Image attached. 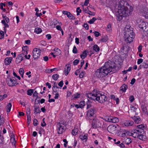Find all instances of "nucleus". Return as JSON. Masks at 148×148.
<instances>
[{
    "mask_svg": "<svg viewBox=\"0 0 148 148\" xmlns=\"http://www.w3.org/2000/svg\"><path fill=\"white\" fill-rule=\"evenodd\" d=\"M115 7L118 10L116 17L117 20L119 21L122 20L123 17L130 15L132 11V9L131 7L128 9L127 7L124 6L122 2L116 3Z\"/></svg>",
    "mask_w": 148,
    "mask_h": 148,
    "instance_id": "1",
    "label": "nucleus"
},
{
    "mask_svg": "<svg viewBox=\"0 0 148 148\" xmlns=\"http://www.w3.org/2000/svg\"><path fill=\"white\" fill-rule=\"evenodd\" d=\"M110 62H110L108 61L105 62L104 66H102V75H104V76H106L108 73L115 70V68L116 67L115 64Z\"/></svg>",
    "mask_w": 148,
    "mask_h": 148,
    "instance_id": "2",
    "label": "nucleus"
},
{
    "mask_svg": "<svg viewBox=\"0 0 148 148\" xmlns=\"http://www.w3.org/2000/svg\"><path fill=\"white\" fill-rule=\"evenodd\" d=\"M124 38L125 42L127 43H130L133 41L134 38V33L132 30L129 28L125 27L124 32Z\"/></svg>",
    "mask_w": 148,
    "mask_h": 148,
    "instance_id": "3",
    "label": "nucleus"
},
{
    "mask_svg": "<svg viewBox=\"0 0 148 148\" xmlns=\"http://www.w3.org/2000/svg\"><path fill=\"white\" fill-rule=\"evenodd\" d=\"M136 22L138 24V27L140 30L143 31L145 35L148 34V23L140 18L137 19Z\"/></svg>",
    "mask_w": 148,
    "mask_h": 148,
    "instance_id": "4",
    "label": "nucleus"
},
{
    "mask_svg": "<svg viewBox=\"0 0 148 148\" xmlns=\"http://www.w3.org/2000/svg\"><path fill=\"white\" fill-rule=\"evenodd\" d=\"M6 83L9 86H15L21 83L20 82L16 81V79L14 77L7 78Z\"/></svg>",
    "mask_w": 148,
    "mask_h": 148,
    "instance_id": "5",
    "label": "nucleus"
},
{
    "mask_svg": "<svg viewBox=\"0 0 148 148\" xmlns=\"http://www.w3.org/2000/svg\"><path fill=\"white\" fill-rule=\"evenodd\" d=\"M41 50L37 48H34L33 50V56L34 60L38 59L40 55Z\"/></svg>",
    "mask_w": 148,
    "mask_h": 148,
    "instance_id": "6",
    "label": "nucleus"
},
{
    "mask_svg": "<svg viewBox=\"0 0 148 148\" xmlns=\"http://www.w3.org/2000/svg\"><path fill=\"white\" fill-rule=\"evenodd\" d=\"M119 127V126L117 125H111L108 126L107 129L109 132L113 134L116 132V129L118 128Z\"/></svg>",
    "mask_w": 148,
    "mask_h": 148,
    "instance_id": "7",
    "label": "nucleus"
},
{
    "mask_svg": "<svg viewBox=\"0 0 148 148\" xmlns=\"http://www.w3.org/2000/svg\"><path fill=\"white\" fill-rule=\"evenodd\" d=\"M96 113L95 108L93 107L92 108L89 109L87 111V115L90 119L94 116V115Z\"/></svg>",
    "mask_w": 148,
    "mask_h": 148,
    "instance_id": "8",
    "label": "nucleus"
},
{
    "mask_svg": "<svg viewBox=\"0 0 148 148\" xmlns=\"http://www.w3.org/2000/svg\"><path fill=\"white\" fill-rule=\"evenodd\" d=\"M90 95L91 97H90V99L92 100L95 101H98L99 102L101 103L100 100V96L98 95L97 94H94L93 93H90Z\"/></svg>",
    "mask_w": 148,
    "mask_h": 148,
    "instance_id": "9",
    "label": "nucleus"
},
{
    "mask_svg": "<svg viewBox=\"0 0 148 148\" xmlns=\"http://www.w3.org/2000/svg\"><path fill=\"white\" fill-rule=\"evenodd\" d=\"M95 73L96 76L101 80L102 79L101 77L102 75V67L97 69Z\"/></svg>",
    "mask_w": 148,
    "mask_h": 148,
    "instance_id": "10",
    "label": "nucleus"
},
{
    "mask_svg": "<svg viewBox=\"0 0 148 148\" xmlns=\"http://www.w3.org/2000/svg\"><path fill=\"white\" fill-rule=\"evenodd\" d=\"M71 69V65L70 64H66L64 68V73L66 76H67L69 74Z\"/></svg>",
    "mask_w": 148,
    "mask_h": 148,
    "instance_id": "11",
    "label": "nucleus"
},
{
    "mask_svg": "<svg viewBox=\"0 0 148 148\" xmlns=\"http://www.w3.org/2000/svg\"><path fill=\"white\" fill-rule=\"evenodd\" d=\"M131 110L133 111L135 113V114L136 115H138V113L140 112V109L138 108V106L134 107L132 106H130Z\"/></svg>",
    "mask_w": 148,
    "mask_h": 148,
    "instance_id": "12",
    "label": "nucleus"
},
{
    "mask_svg": "<svg viewBox=\"0 0 148 148\" xmlns=\"http://www.w3.org/2000/svg\"><path fill=\"white\" fill-rule=\"evenodd\" d=\"M23 60V57L22 54H20L17 55V57L15 60V62L16 64H18Z\"/></svg>",
    "mask_w": 148,
    "mask_h": 148,
    "instance_id": "13",
    "label": "nucleus"
},
{
    "mask_svg": "<svg viewBox=\"0 0 148 148\" xmlns=\"http://www.w3.org/2000/svg\"><path fill=\"white\" fill-rule=\"evenodd\" d=\"M64 127L61 125V124H59L57 129V132L58 134H61L64 130Z\"/></svg>",
    "mask_w": 148,
    "mask_h": 148,
    "instance_id": "14",
    "label": "nucleus"
},
{
    "mask_svg": "<svg viewBox=\"0 0 148 148\" xmlns=\"http://www.w3.org/2000/svg\"><path fill=\"white\" fill-rule=\"evenodd\" d=\"M12 60V58L11 57H7L4 60V62L5 65H9L11 62Z\"/></svg>",
    "mask_w": 148,
    "mask_h": 148,
    "instance_id": "15",
    "label": "nucleus"
},
{
    "mask_svg": "<svg viewBox=\"0 0 148 148\" xmlns=\"http://www.w3.org/2000/svg\"><path fill=\"white\" fill-rule=\"evenodd\" d=\"M136 131L137 132H139V133H141L143 132V128L145 127L142 124L138 125L137 126Z\"/></svg>",
    "mask_w": 148,
    "mask_h": 148,
    "instance_id": "16",
    "label": "nucleus"
},
{
    "mask_svg": "<svg viewBox=\"0 0 148 148\" xmlns=\"http://www.w3.org/2000/svg\"><path fill=\"white\" fill-rule=\"evenodd\" d=\"M132 118L134 120L135 123H138L141 121V119L139 116H134L133 117H132Z\"/></svg>",
    "mask_w": 148,
    "mask_h": 148,
    "instance_id": "17",
    "label": "nucleus"
},
{
    "mask_svg": "<svg viewBox=\"0 0 148 148\" xmlns=\"http://www.w3.org/2000/svg\"><path fill=\"white\" fill-rule=\"evenodd\" d=\"M142 15L146 18H148V8H145L142 12Z\"/></svg>",
    "mask_w": 148,
    "mask_h": 148,
    "instance_id": "18",
    "label": "nucleus"
},
{
    "mask_svg": "<svg viewBox=\"0 0 148 148\" xmlns=\"http://www.w3.org/2000/svg\"><path fill=\"white\" fill-rule=\"evenodd\" d=\"M79 137L84 142H86L88 139L87 134H86L84 135L82 134L80 135Z\"/></svg>",
    "mask_w": 148,
    "mask_h": 148,
    "instance_id": "19",
    "label": "nucleus"
},
{
    "mask_svg": "<svg viewBox=\"0 0 148 148\" xmlns=\"http://www.w3.org/2000/svg\"><path fill=\"white\" fill-rule=\"evenodd\" d=\"M139 134V132H137L136 131V130H134V131H133L131 133L132 135L135 138H138Z\"/></svg>",
    "mask_w": 148,
    "mask_h": 148,
    "instance_id": "20",
    "label": "nucleus"
},
{
    "mask_svg": "<svg viewBox=\"0 0 148 148\" xmlns=\"http://www.w3.org/2000/svg\"><path fill=\"white\" fill-rule=\"evenodd\" d=\"M88 52L86 50L83 51L82 53L80 55V57L82 59L85 58L87 56Z\"/></svg>",
    "mask_w": 148,
    "mask_h": 148,
    "instance_id": "21",
    "label": "nucleus"
},
{
    "mask_svg": "<svg viewBox=\"0 0 148 148\" xmlns=\"http://www.w3.org/2000/svg\"><path fill=\"white\" fill-rule=\"evenodd\" d=\"M141 67H143L144 68L147 69L148 68V61H146L145 62H144L142 64V65H140L139 68L140 69Z\"/></svg>",
    "mask_w": 148,
    "mask_h": 148,
    "instance_id": "22",
    "label": "nucleus"
},
{
    "mask_svg": "<svg viewBox=\"0 0 148 148\" xmlns=\"http://www.w3.org/2000/svg\"><path fill=\"white\" fill-rule=\"evenodd\" d=\"M34 112L35 114L40 113L41 112V111L40 110V108L39 106H34Z\"/></svg>",
    "mask_w": 148,
    "mask_h": 148,
    "instance_id": "23",
    "label": "nucleus"
},
{
    "mask_svg": "<svg viewBox=\"0 0 148 148\" xmlns=\"http://www.w3.org/2000/svg\"><path fill=\"white\" fill-rule=\"evenodd\" d=\"M5 143L3 137L1 135L0 136V146H3Z\"/></svg>",
    "mask_w": 148,
    "mask_h": 148,
    "instance_id": "24",
    "label": "nucleus"
},
{
    "mask_svg": "<svg viewBox=\"0 0 148 148\" xmlns=\"http://www.w3.org/2000/svg\"><path fill=\"white\" fill-rule=\"evenodd\" d=\"M12 106V105L11 103H9L7 104L6 109V111L7 112H10Z\"/></svg>",
    "mask_w": 148,
    "mask_h": 148,
    "instance_id": "25",
    "label": "nucleus"
},
{
    "mask_svg": "<svg viewBox=\"0 0 148 148\" xmlns=\"http://www.w3.org/2000/svg\"><path fill=\"white\" fill-rule=\"evenodd\" d=\"M54 51H55L54 54L56 55H59L61 53V51L58 48H55L54 49Z\"/></svg>",
    "mask_w": 148,
    "mask_h": 148,
    "instance_id": "26",
    "label": "nucleus"
},
{
    "mask_svg": "<svg viewBox=\"0 0 148 148\" xmlns=\"http://www.w3.org/2000/svg\"><path fill=\"white\" fill-rule=\"evenodd\" d=\"M133 123L134 122L132 121L128 120L126 121L125 125L126 126H130L132 125Z\"/></svg>",
    "mask_w": 148,
    "mask_h": 148,
    "instance_id": "27",
    "label": "nucleus"
},
{
    "mask_svg": "<svg viewBox=\"0 0 148 148\" xmlns=\"http://www.w3.org/2000/svg\"><path fill=\"white\" fill-rule=\"evenodd\" d=\"M78 131V129L77 128H75L72 131V134L73 136H75L77 134Z\"/></svg>",
    "mask_w": 148,
    "mask_h": 148,
    "instance_id": "28",
    "label": "nucleus"
},
{
    "mask_svg": "<svg viewBox=\"0 0 148 148\" xmlns=\"http://www.w3.org/2000/svg\"><path fill=\"white\" fill-rule=\"evenodd\" d=\"M53 24L54 25H62V23L61 22H60L56 19H54L53 20Z\"/></svg>",
    "mask_w": 148,
    "mask_h": 148,
    "instance_id": "29",
    "label": "nucleus"
},
{
    "mask_svg": "<svg viewBox=\"0 0 148 148\" xmlns=\"http://www.w3.org/2000/svg\"><path fill=\"white\" fill-rule=\"evenodd\" d=\"M127 85L123 84L121 87V90L123 92H125L127 88Z\"/></svg>",
    "mask_w": 148,
    "mask_h": 148,
    "instance_id": "30",
    "label": "nucleus"
},
{
    "mask_svg": "<svg viewBox=\"0 0 148 148\" xmlns=\"http://www.w3.org/2000/svg\"><path fill=\"white\" fill-rule=\"evenodd\" d=\"M1 23L2 24L4 25L3 28H4V29H5V28L9 27V25H8L6 23L5 20H2L1 21Z\"/></svg>",
    "mask_w": 148,
    "mask_h": 148,
    "instance_id": "31",
    "label": "nucleus"
},
{
    "mask_svg": "<svg viewBox=\"0 0 148 148\" xmlns=\"http://www.w3.org/2000/svg\"><path fill=\"white\" fill-rule=\"evenodd\" d=\"M139 133L140 134H139V136H138V138L139 139L143 140H145L146 138V136L145 135L141 134L140 133Z\"/></svg>",
    "mask_w": 148,
    "mask_h": 148,
    "instance_id": "32",
    "label": "nucleus"
},
{
    "mask_svg": "<svg viewBox=\"0 0 148 148\" xmlns=\"http://www.w3.org/2000/svg\"><path fill=\"white\" fill-rule=\"evenodd\" d=\"M110 122L112 123H116L118 122L119 121V119L117 117L112 118L111 117V118Z\"/></svg>",
    "mask_w": 148,
    "mask_h": 148,
    "instance_id": "33",
    "label": "nucleus"
},
{
    "mask_svg": "<svg viewBox=\"0 0 148 148\" xmlns=\"http://www.w3.org/2000/svg\"><path fill=\"white\" fill-rule=\"evenodd\" d=\"M42 31V29L40 27H36L34 30V32L38 34L40 33Z\"/></svg>",
    "mask_w": 148,
    "mask_h": 148,
    "instance_id": "34",
    "label": "nucleus"
},
{
    "mask_svg": "<svg viewBox=\"0 0 148 148\" xmlns=\"http://www.w3.org/2000/svg\"><path fill=\"white\" fill-rule=\"evenodd\" d=\"M86 105H87L86 107V109L88 110L90 108H92L93 107H92V105L91 104V102L89 101L88 99V100L86 102Z\"/></svg>",
    "mask_w": 148,
    "mask_h": 148,
    "instance_id": "35",
    "label": "nucleus"
},
{
    "mask_svg": "<svg viewBox=\"0 0 148 148\" xmlns=\"http://www.w3.org/2000/svg\"><path fill=\"white\" fill-rule=\"evenodd\" d=\"M79 105L80 106V108L82 109L84 108L85 105V102L84 101H83L79 102Z\"/></svg>",
    "mask_w": 148,
    "mask_h": 148,
    "instance_id": "36",
    "label": "nucleus"
},
{
    "mask_svg": "<svg viewBox=\"0 0 148 148\" xmlns=\"http://www.w3.org/2000/svg\"><path fill=\"white\" fill-rule=\"evenodd\" d=\"M67 17L70 19L74 20L75 18V17L69 12L67 16Z\"/></svg>",
    "mask_w": 148,
    "mask_h": 148,
    "instance_id": "37",
    "label": "nucleus"
},
{
    "mask_svg": "<svg viewBox=\"0 0 148 148\" xmlns=\"http://www.w3.org/2000/svg\"><path fill=\"white\" fill-rule=\"evenodd\" d=\"M142 111L147 116H148V112L147 108L145 106H143L142 108Z\"/></svg>",
    "mask_w": 148,
    "mask_h": 148,
    "instance_id": "38",
    "label": "nucleus"
},
{
    "mask_svg": "<svg viewBox=\"0 0 148 148\" xmlns=\"http://www.w3.org/2000/svg\"><path fill=\"white\" fill-rule=\"evenodd\" d=\"M19 72L21 77L23 78L24 73L23 69L22 68H20L19 70Z\"/></svg>",
    "mask_w": 148,
    "mask_h": 148,
    "instance_id": "39",
    "label": "nucleus"
},
{
    "mask_svg": "<svg viewBox=\"0 0 148 148\" xmlns=\"http://www.w3.org/2000/svg\"><path fill=\"white\" fill-rule=\"evenodd\" d=\"M5 4L3 3H0V9L3 10V12H5L6 10L5 8H3V6L5 7Z\"/></svg>",
    "mask_w": 148,
    "mask_h": 148,
    "instance_id": "40",
    "label": "nucleus"
},
{
    "mask_svg": "<svg viewBox=\"0 0 148 148\" xmlns=\"http://www.w3.org/2000/svg\"><path fill=\"white\" fill-rule=\"evenodd\" d=\"M59 75L58 74H53L52 76V78L55 81H56L59 78Z\"/></svg>",
    "mask_w": 148,
    "mask_h": 148,
    "instance_id": "41",
    "label": "nucleus"
},
{
    "mask_svg": "<svg viewBox=\"0 0 148 148\" xmlns=\"http://www.w3.org/2000/svg\"><path fill=\"white\" fill-rule=\"evenodd\" d=\"M93 49L96 52H98L99 50V47L96 45H94Z\"/></svg>",
    "mask_w": 148,
    "mask_h": 148,
    "instance_id": "42",
    "label": "nucleus"
},
{
    "mask_svg": "<svg viewBox=\"0 0 148 148\" xmlns=\"http://www.w3.org/2000/svg\"><path fill=\"white\" fill-rule=\"evenodd\" d=\"M108 97V95L106 94H102V99H103L104 101H106Z\"/></svg>",
    "mask_w": 148,
    "mask_h": 148,
    "instance_id": "43",
    "label": "nucleus"
},
{
    "mask_svg": "<svg viewBox=\"0 0 148 148\" xmlns=\"http://www.w3.org/2000/svg\"><path fill=\"white\" fill-rule=\"evenodd\" d=\"M106 29L107 32H110L112 31V28L111 25L110 24H108L107 25Z\"/></svg>",
    "mask_w": 148,
    "mask_h": 148,
    "instance_id": "44",
    "label": "nucleus"
},
{
    "mask_svg": "<svg viewBox=\"0 0 148 148\" xmlns=\"http://www.w3.org/2000/svg\"><path fill=\"white\" fill-rule=\"evenodd\" d=\"M34 91L32 89H29L27 92V94L29 95H31L33 93Z\"/></svg>",
    "mask_w": 148,
    "mask_h": 148,
    "instance_id": "45",
    "label": "nucleus"
},
{
    "mask_svg": "<svg viewBox=\"0 0 148 148\" xmlns=\"http://www.w3.org/2000/svg\"><path fill=\"white\" fill-rule=\"evenodd\" d=\"M125 142L127 144H129L132 142V140L130 138H125Z\"/></svg>",
    "mask_w": 148,
    "mask_h": 148,
    "instance_id": "46",
    "label": "nucleus"
},
{
    "mask_svg": "<svg viewBox=\"0 0 148 148\" xmlns=\"http://www.w3.org/2000/svg\"><path fill=\"white\" fill-rule=\"evenodd\" d=\"M11 140H12V143L13 145H14V146H16L15 144L16 143V141L15 140V137L14 136L12 137V138H11Z\"/></svg>",
    "mask_w": 148,
    "mask_h": 148,
    "instance_id": "47",
    "label": "nucleus"
},
{
    "mask_svg": "<svg viewBox=\"0 0 148 148\" xmlns=\"http://www.w3.org/2000/svg\"><path fill=\"white\" fill-rule=\"evenodd\" d=\"M96 20V18L95 17H93L88 21V23L90 24H93Z\"/></svg>",
    "mask_w": 148,
    "mask_h": 148,
    "instance_id": "48",
    "label": "nucleus"
},
{
    "mask_svg": "<svg viewBox=\"0 0 148 148\" xmlns=\"http://www.w3.org/2000/svg\"><path fill=\"white\" fill-rule=\"evenodd\" d=\"M80 95H81L80 94L78 93H76L74 95V99H76L79 97Z\"/></svg>",
    "mask_w": 148,
    "mask_h": 148,
    "instance_id": "49",
    "label": "nucleus"
},
{
    "mask_svg": "<svg viewBox=\"0 0 148 148\" xmlns=\"http://www.w3.org/2000/svg\"><path fill=\"white\" fill-rule=\"evenodd\" d=\"M28 47L27 46H26L25 47H23L22 48V50L23 51H24V52L25 51L26 53L27 54V53H28L27 51L28 50Z\"/></svg>",
    "mask_w": 148,
    "mask_h": 148,
    "instance_id": "50",
    "label": "nucleus"
},
{
    "mask_svg": "<svg viewBox=\"0 0 148 148\" xmlns=\"http://www.w3.org/2000/svg\"><path fill=\"white\" fill-rule=\"evenodd\" d=\"M7 97V95L6 94H5L3 95H0V101H1L3 100L4 99L6 98Z\"/></svg>",
    "mask_w": 148,
    "mask_h": 148,
    "instance_id": "51",
    "label": "nucleus"
},
{
    "mask_svg": "<svg viewBox=\"0 0 148 148\" xmlns=\"http://www.w3.org/2000/svg\"><path fill=\"white\" fill-rule=\"evenodd\" d=\"M31 117L30 115H27V123L28 124H29L31 122Z\"/></svg>",
    "mask_w": 148,
    "mask_h": 148,
    "instance_id": "52",
    "label": "nucleus"
},
{
    "mask_svg": "<svg viewBox=\"0 0 148 148\" xmlns=\"http://www.w3.org/2000/svg\"><path fill=\"white\" fill-rule=\"evenodd\" d=\"M38 121L36 119H34L33 121V124L34 126H36L38 124Z\"/></svg>",
    "mask_w": 148,
    "mask_h": 148,
    "instance_id": "53",
    "label": "nucleus"
},
{
    "mask_svg": "<svg viewBox=\"0 0 148 148\" xmlns=\"http://www.w3.org/2000/svg\"><path fill=\"white\" fill-rule=\"evenodd\" d=\"M77 15L78 16L79 15V13L82 12V10L80 8L78 7L76 9Z\"/></svg>",
    "mask_w": 148,
    "mask_h": 148,
    "instance_id": "54",
    "label": "nucleus"
},
{
    "mask_svg": "<svg viewBox=\"0 0 148 148\" xmlns=\"http://www.w3.org/2000/svg\"><path fill=\"white\" fill-rule=\"evenodd\" d=\"M72 52L73 53L75 54L77 53V49L76 46H74L73 47Z\"/></svg>",
    "mask_w": 148,
    "mask_h": 148,
    "instance_id": "55",
    "label": "nucleus"
},
{
    "mask_svg": "<svg viewBox=\"0 0 148 148\" xmlns=\"http://www.w3.org/2000/svg\"><path fill=\"white\" fill-rule=\"evenodd\" d=\"M85 72V71H82L79 74V77L80 78H82L84 76Z\"/></svg>",
    "mask_w": 148,
    "mask_h": 148,
    "instance_id": "56",
    "label": "nucleus"
},
{
    "mask_svg": "<svg viewBox=\"0 0 148 148\" xmlns=\"http://www.w3.org/2000/svg\"><path fill=\"white\" fill-rule=\"evenodd\" d=\"M45 118H43L42 119V123H41V125L42 127H44L46 125V124L45 123Z\"/></svg>",
    "mask_w": 148,
    "mask_h": 148,
    "instance_id": "57",
    "label": "nucleus"
},
{
    "mask_svg": "<svg viewBox=\"0 0 148 148\" xmlns=\"http://www.w3.org/2000/svg\"><path fill=\"white\" fill-rule=\"evenodd\" d=\"M79 61L78 59H75V60L73 62V64L74 65H76L79 62Z\"/></svg>",
    "mask_w": 148,
    "mask_h": 148,
    "instance_id": "58",
    "label": "nucleus"
},
{
    "mask_svg": "<svg viewBox=\"0 0 148 148\" xmlns=\"http://www.w3.org/2000/svg\"><path fill=\"white\" fill-rule=\"evenodd\" d=\"M111 117H109V116H107L106 118H104V119L106 121H108L109 122H110V121L111 120Z\"/></svg>",
    "mask_w": 148,
    "mask_h": 148,
    "instance_id": "59",
    "label": "nucleus"
},
{
    "mask_svg": "<svg viewBox=\"0 0 148 148\" xmlns=\"http://www.w3.org/2000/svg\"><path fill=\"white\" fill-rule=\"evenodd\" d=\"M82 26L84 27L85 29L86 30H88L89 29V26L88 24L87 23H85Z\"/></svg>",
    "mask_w": 148,
    "mask_h": 148,
    "instance_id": "60",
    "label": "nucleus"
},
{
    "mask_svg": "<svg viewBox=\"0 0 148 148\" xmlns=\"http://www.w3.org/2000/svg\"><path fill=\"white\" fill-rule=\"evenodd\" d=\"M108 40V38L107 36H105L103 38H102V42H105Z\"/></svg>",
    "mask_w": 148,
    "mask_h": 148,
    "instance_id": "61",
    "label": "nucleus"
},
{
    "mask_svg": "<svg viewBox=\"0 0 148 148\" xmlns=\"http://www.w3.org/2000/svg\"><path fill=\"white\" fill-rule=\"evenodd\" d=\"M95 36L96 37H97L101 35V34L99 33V32L97 31H95L94 32H93Z\"/></svg>",
    "mask_w": 148,
    "mask_h": 148,
    "instance_id": "62",
    "label": "nucleus"
},
{
    "mask_svg": "<svg viewBox=\"0 0 148 148\" xmlns=\"http://www.w3.org/2000/svg\"><path fill=\"white\" fill-rule=\"evenodd\" d=\"M83 11L84 12L88 14L89 11V9L88 7H87L85 9H83Z\"/></svg>",
    "mask_w": 148,
    "mask_h": 148,
    "instance_id": "63",
    "label": "nucleus"
},
{
    "mask_svg": "<svg viewBox=\"0 0 148 148\" xmlns=\"http://www.w3.org/2000/svg\"><path fill=\"white\" fill-rule=\"evenodd\" d=\"M81 68H79V69H77L75 71V74L76 75H78V73H79L80 71Z\"/></svg>",
    "mask_w": 148,
    "mask_h": 148,
    "instance_id": "64",
    "label": "nucleus"
}]
</instances>
